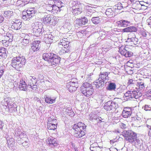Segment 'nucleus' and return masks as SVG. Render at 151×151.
Returning a JSON list of instances; mask_svg holds the SVG:
<instances>
[{"label": "nucleus", "mask_w": 151, "mask_h": 151, "mask_svg": "<svg viewBox=\"0 0 151 151\" xmlns=\"http://www.w3.org/2000/svg\"><path fill=\"white\" fill-rule=\"evenodd\" d=\"M86 126L83 123L79 122L77 124H75L72 128L73 131L74 132V135L77 138L82 137L85 134L84 131Z\"/></svg>", "instance_id": "obj_1"}, {"label": "nucleus", "mask_w": 151, "mask_h": 151, "mask_svg": "<svg viewBox=\"0 0 151 151\" xmlns=\"http://www.w3.org/2000/svg\"><path fill=\"white\" fill-rule=\"evenodd\" d=\"M26 61L25 57L23 56L14 57L12 60L11 65L18 70L20 68L22 67L25 64Z\"/></svg>", "instance_id": "obj_2"}, {"label": "nucleus", "mask_w": 151, "mask_h": 151, "mask_svg": "<svg viewBox=\"0 0 151 151\" xmlns=\"http://www.w3.org/2000/svg\"><path fill=\"white\" fill-rule=\"evenodd\" d=\"M81 92L87 97H89L92 95L94 89L91 84L88 82L83 83L80 88Z\"/></svg>", "instance_id": "obj_3"}, {"label": "nucleus", "mask_w": 151, "mask_h": 151, "mask_svg": "<svg viewBox=\"0 0 151 151\" xmlns=\"http://www.w3.org/2000/svg\"><path fill=\"white\" fill-rule=\"evenodd\" d=\"M37 12L36 9L35 7L29 8L26 11H23L22 12V18L25 21L29 20L34 17Z\"/></svg>", "instance_id": "obj_4"}, {"label": "nucleus", "mask_w": 151, "mask_h": 151, "mask_svg": "<svg viewBox=\"0 0 151 151\" xmlns=\"http://www.w3.org/2000/svg\"><path fill=\"white\" fill-rule=\"evenodd\" d=\"M49 54H50L48 59L49 64L54 67L58 65L60 63L61 58L52 52H49Z\"/></svg>", "instance_id": "obj_5"}, {"label": "nucleus", "mask_w": 151, "mask_h": 151, "mask_svg": "<svg viewBox=\"0 0 151 151\" xmlns=\"http://www.w3.org/2000/svg\"><path fill=\"white\" fill-rule=\"evenodd\" d=\"M124 136L126 141L132 144L136 138L137 134L132 130H128L124 132Z\"/></svg>", "instance_id": "obj_6"}, {"label": "nucleus", "mask_w": 151, "mask_h": 151, "mask_svg": "<svg viewBox=\"0 0 151 151\" xmlns=\"http://www.w3.org/2000/svg\"><path fill=\"white\" fill-rule=\"evenodd\" d=\"M142 95V93L139 91H128L124 95L125 97H129V98L138 99Z\"/></svg>", "instance_id": "obj_7"}, {"label": "nucleus", "mask_w": 151, "mask_h": 151, "mask_svg": "<svg viewBox=\"0 0 151 151\" xmlns=\"http://www.w3.org/2000/svg\"><path fill=\"white\" fill-rule=\"evenodd\" d=\"M118 107V104L115 101H108L105 103L104 106V108L107 111L116 109Z\"/></svg>", "instance_id": "obj_8"}, {"label": "nucleus", "mask_w": 151, "mask_h": 151, "mask_svg": "<svg viewBox=\"0 0 151 151\" xmlns=\"http://www.w3.org/2000/svg\"><path fill=\"white\" fill-rule=\"evenodd\" d=\"M31 26L34 34L36 36H40L42 31V25H39L37 22H35L32 24Z\"/></svg>", "instance_id": "obj_9"}, {"label": "nucleus", "mask_w": 151, "mask_h": 151, "mask_svg": "<svg viewBox=\"0 0 151 151\" xmlns=\"http://www.w3.org/2000/svg\"><path fill=\"white\" fill-rule=\"evenodd\" d=\"M127 49H128L127 47L122 46L119 48V51L122 55L126 57H131L133 55V53L128 51Z\"/></svg>", "instance_id": "obj_10"}, {"label": "nucleus", "mask_w": 151, "mask_h": 151, "mask_svg": "<svg viewBox=\"0 0 151 151\" xmlns=\"http://www.w3.org/2000/svg\"><path fill=\"white\" fill-rule=\"evenodd\" d=\"M133 110V109L132 108L129 107H125L122 111V115L124 118H128L131 116Z\"/></svg>", "instance_id": "obj_11"}, {"label": "nucleus", "mask_w": 151, "mask_h": 151, "mask_svg": "<svg viewBox=\"0 0 151 151\" xmlns=\"http://www.w3.org/2000/svg\"><path fill=\"white\" fill-rule=\"evenodd\" d=\"M41 42L37 40L33 42L32 44L31 48L30 49L32 52H34L39 50L41 47Z\"/></svg>", "instance_id": "obj_12"}, {"label": "nucleus", "mask_w": 151, "mask_h": 151, "mask_svg": "<svg viewBox=\"0 0 151 151\" xmlns=\"http://www.w3.org/2000/svg\"><path fill=\"white\" fill-rule=\"evenodd\" d=\"M88 22L87 19L85 17L81 18V19H77L74 22L76 25L77 26H82L86 24Z\"/></svg>", "instance_id": "obj_13"}, {"label": "nucleus", "mask_w": 151, "mask_h": 151, "mask_svg": "<svg viewBox=\"0 0 151 151\" xmlns=\"http://www.w3.org/2000/svg\"><path fill=\"white\" fill-rule=\"evenodd\" d=\"M46 143L49 145L51 147H56L58 145L56 142V139L52 137L48 138L47 140L46 141Z\"/></svg>", "instance_id": "obj_14"}, {"label": "nucleus", "mask_w": 151, "mask_h": 151, "mask_svg": "<svg viewBox=\"0 0 151 151\" xmlns=\"http://www.w3.org/2000/svg\"><path fill=\"white\" fill-rule=\"evenodd\" d=\"M53 37L50 34L45 35L43 41L47 44H50L53 42Z\"/></svg>", "instance_id": "obj_15"}, {"label": "nucleus", "mask_w": 151, "mask_h": 151, "mask_svg": "<svg viewBox=\"0 0 151 151\" xmlns=\"http://www.w3.org/2000/svg\"><path fill=\"white\" fill-rule=\"evenodd\" d=\"M110 73L109 72H101L99 75V78L102 79V80H104V82H106V81H107L109 79V77L108 76Z\"/></svg>", "instance_id": "obj_16"}, {"label": "nucleus", "mask_w": 151, "mask_h": 151, "mask_svg": "<svg viewBox=\"0 0 151 151\" xmlns=\"http://www.w3.org/2000/svg\"><path fill=\"white\" fill-rule=\"evenodd\" d=\"M78 86H76L75 84H72V83L68 82L67 83L66 87L69 91L72 92L75 91L77 89Z\"/></svg>", "instance_id": "obj_17"}, {"label": "nucleus", "mask_w": 151, "mask_h": 151, "mask_svg": "<svg viewBox=\"0 0 151 151\" xmlns=\"http://www.w3.org/2000/svg\"><path fill=\"white\" fill-rule=\"evenodd\" d=\"M45 101L47 103L52 104L55 103L56 99L55 97H51L45 95L44 96Z\"/></svg>", "instance_id": "obj_18"}, {"label": "nucleus", "mask_w": 151, "mask_h": 151, "mask_svg": "<svg viewBox=\"0 0 151 151\" xmlns=\"http://www.w3.org/2000/svg\"><path fill=\"white\" fill-rule=\"evenodd\" d=\"M20 133V131H18L17 132V131L15 132V134H17L19 135V137L17 139V140H19L20 141H24V139H25L27 140H28V139L27 138V135L26 134H25L24 133H21L20 134H19Z\"/></svg>", "instance_id": "obj_19"}, {"label": "nucleus", "mask_w": 151, "mask_h": 151, "mask_svg": "<svg viewBox=\"0 0 151 151\" xmlns=\"http://www.w3.org/2000/svg\"><path fill=\"white\" fill-rule=\"evenodd\" d=\"M137 28L134 26H131L122 29V31L124 32H135L137 31Z\"/></svg>", "instance_id": "obj_20"}, {"label": "nucleus", "mask_w": 151, "mask_h": 151, "mask_svg": "<svg viewBox=\"0 0 151 151\" xmlns=\"http://www.w3.org/2000/svg\"><path fill=\"white\" fill-rule=\"evenodd\" d=\"M117 23L120 27H126L130 25V22L124 20H122L118 21Z\"/></svg>", "instance_id": "obj_21"}, {"label": "nucleus", "mask_w": 151, "mask_h": 151, "mask_svg": "<svg viewBox=\"0 0 151 151\" xmlns=\"http://www.w3.org/2000/svg\"><path fill=\"white\" fill-rule=\"evenodd\" d=\"M60 45L63 46L64 48H68L69 42L68 41V39L67 38H64L60 40Z\"/></svg>", "instance_id": "obj_22"}, {"label": "nucleus", "mask_w": 151, "mask_h": 151, "mask_svg": "<svg viewBox=\"0 0 151 151\" xmlns=\"http://www.w3.org/2000/svg\"><path fill=\"white\" fill-rule=\"evenodd\" d=\"M78 6V4H76L75 5L73 6L72 8L73 10V14L75 15L80 14L82 11L81 9L76 8V6L77 7Z\"/></svg>", "instance_id": "obj_23"}, {"label": "nucleus", "mask_w": 151, "mask_h": 151, "mask_svg": "<svg viewBox=\"0 0 151 151\" xmlns=\"http://www.w3.org/2000/svg\"><path fill=\"white\" fill-rule=\"evenodd\" d=\"M52 19V17L51 15H48L46 16H45L43 18V22L46 24H49L50 22Z\"/></svg>", "instance_id": "obj_24"}, {"label": "nucleus", "mask_w": 151, "mask_h": 151, "mask_svg": "<svg viewBox=\"0 0 151 151\" xmlns=\"http://www.w3.org/2000/svg\"><path fill=\"white\" fill-rule=\"evenodd\" d=\"M7 144L8 147L11 149H13L14 145V139L12 138H6Z\"/></svg>", "instance_id": "obj_25"}, {"label": "nucleus", "mask_w": 151, "mask_h": 151, "mask_svg": "<svg viewBox=\"0 0 151 151\" xmlns=\"http://www.w3.org/2000/svg\"><path fill=\"white\" fill-rule=\"evenodd\" d=\"M104 80H102L100 78H99L95 82H93V84L95 85L96 87L97 88L103 85H104Z\"/></svg>", "instance_id": "obj_26"}, {"label": "nucleus", "mask_w": 151, "mask_h": 151, "mask_svg": "<svg viewBox=\"0 0 151 151\" xmlns=\"http://www.w3.org/2000/svg\"><path fill=\"white\" fill-rule=\"evenodd\" d=\"M88 16L92 17L91 19L92 22L94 24H97L101 22L100 18L99 17H94V15L91 14V15H86Z\"/></svg>", "instance_id": "obj_27"}, {"label": "nucleus", "mask_w": 151, "mask_h": 151, "mask_svg": "<svg viewBox=\"0 0 151 151\" xmlns=\"http://www.w3.org/2000/svg\"><path fill=\"white\" fill-rule=\"evenodd\" d=\"M30 80L28 81V86L32 87L33 84H36L37 83V79L35 77L30 76L29 78Z\"/></svg>", "instance_id": "obj_28"}, {"label": "nucleus", "mask_w": 151, "mask_h": 151, "mask_svg": "<svg viewBox=\"0 0 151 151\" xmlns=\"http://www.w3.org/2000/svg\"><path fill=\"white\" fill-rule=\"evenodd\" d=\"M116 86L115 83L111 82L108 85L107 89L109 91H115L116 89Z\"/></svg>", "instance_id": "obj_29"}, {"label": "nucleus", "mask_w": 151, "mask_h": 151, "mask_svg": "<svg viewBox=\"0 0 151 151\" xmlns=\"http://www.w3.org/2000/svg\"><path fill=\"white\" fill-rule=\"evenodd\" d=\"M65 113L66 114H67L71 116H73L74 115V114L73 111L72 109V108L70 107H68L65 111Z\"/></svg>", "instance_id": "obj_30"}, {"label": "nucleus", "mask_w": 151, "mask_h": 151, "mask_svg": "<svg viewBox=\"0 0 151 151\" xmlns=\"http://www.w3.org/2000/svg\"><path fill=\"white\" fill-rule=\"evenodd\" d=\"M47 128L50 130H55L57 128V126L55 124L52 123H48L47 124Z\"/></svg>", "instance_id": "obj_31"}, {"label": "nucleus", "mask_w": 151, "mask_h": 151, "mask_svg": "<svg viewBox=\"0 0 151 151\" xmlns=\"http://www.w3.org/2000/svg\"><path fill=\"white\" fill-rule=\"evenodd\" d=\"M13 12L12 11L8 10L4 12V16L5 17L9 18L13 16Z\"/></svg>", "instance_id": "obj_32"}, {"label": "nucleus", "mask_w": 151, "mask_h": 151, "mask_svg": "<svg viewBox=\"0 0 151 151\" xmlns=\"http://www.w3.org/2000/svg\"><path fill=\"white\" fill-rule=\"evenodd\" d=\"M22 27L21 23H19V24H12V28L13 29L16 30H18L20 29Z\"/></svg>", "instance_id": "obj_33"}, {"label": "nucleus", "mask_w": 151, "mask_h": 151, "mask_svg": "<svg viewBox=\"0 0 151 151\" xmlns=\"http://www.w3.org/2000/svg\"><path fill=\"white\" fill-rule=\"evenodd\" d=\"M128 40L129 42L131 41L133 42L135 45H137L138 41V39L136 38L135 36L134 37H132L130 38H128Z\"/></svg>", "instance_id": "obj_34"}, {"label": "nucleus", "mask_w": 151, "mask_h": 151, "mask_svg": "<svg viewBox=\"0 0 151 151\" xmlns=\"http://www.w3.org/2000/svg\"><path fill=\"white\" fill-rule=\"evenodd\" d=\"M24 140V142H23V141H20L19 140H17V142L19 144H22L23 146H25L28 145V140H27L25 139Z\"/></svg>", "instance_id": "obj_35"}, {"label": "nucleus", "mask_w": 151, "mask_h": 151, "mask_svg": "<svg viewBox=\"0 0 151 151\" xmlns=\"http://www.w3.org/2000/svg\"><path fill=\"white\" fill-rule=\"evenodd\" d=\"M27 86L26 84H24L22 85H19V88L21 90L26 91L27 90Z\"/></svg>", "instance_id": "obj_36"}, {"label": "nucleus", "mask_w": 151, "mask_h": 151, "mask_svg": "<svg viewBox=\"0 0 151 151\" xmlns=\"http://www.w3.org/2000/svg\"><path fill=\"white\" fill-rule=\"evenodd\" d=\"M29 40L28 39L27 40L23 39V40L21 42L23 46V47L27 46L29 43Z\"/></svg>", "instance_id": "obj_37"}, {"label": "nucleus", "mask_w": 151, "mask_h": 151, "mask_svg": "<svg viewBox=\"0 0 151 151\" xmlns=\"http://www.w3.org/2000/svg\"><path fill=\"white\" fill-rule=\"evenodd\" d=\"M8 100L9 99L7 98L5 99H4V100L5 101L7 102V105L8 108H9V109H10L13 106H14V105L12 103L10 104L9 102H8Z\"/></svg>", "instance_id": "obj_38"}, {"label": "nucleus", "mask_w": 151, "mask_h": 151, "mask_svg": "<svg viewBox=\"0 0 151 151\" xmlns=\"http://www.w3.org/2000/svg\"><path fill=\"white\" fill-rule=\"evenodd\" d=\"M50 55V54H49V52L47 53H44L43 54L42 57V58L45 61H47L48 62V56Z\"/></svg>", "instance_id": "obj_39"}, {"label": "nucleus", "mask_w": 151, "mask_h": 151, "mask_svg": "<svg viewBox=\"0 0 151 151\" xmlns=\"http://www.w3.org/2000/svg\"><path fill=\"white\" fill-rule=\"evenodd\" d=\"M64 48V49H61L59 51V53L60 54L62 55L63 53H65L66 52H69V49L65 48Z\"/></svg>", "instance_id": "obj_40"}, {"label": "nucleus", "mask_w": 151, "mask_h": 151, "mask_svg": "<svg viewBox=\"0 0 151 151\" xmlns=\"http://www.w3.org/2000/svg\"><path fill=\"white\" fill-rule=\"evenodd\" d=\"M142 108L146 111H151V106L150 105H145L142 107Z\"/></svg>", "instance_id": "obj_41"}, {"label": "nucleus", "mask_w": 151, "mask_h": 151, "mask_svg": "<svg viewBox=\"0 0 151 151\" xmlns=\"http://www.w3.org/2000/svg\"><path fill=\"white\" fill-rule=\"evenodd\" d=\"M134 142H133V143H132V144L134 145H139L141 144V142L140 140L137 139V137L134 140Z\"/></svg>", "instance_id": "obj_42"}, {"label": "nucleus", "mask_w": 151, "mask_h": 151, "mask_svg": "<svg viewBox=\"0 0 151 151\" xmlns=\"http://www.w3.org/2000/svg\"><path fill=\"white\" fill-rule=\"evenodd\" d=\"M70 83H72V84L76 85V86H78V81L76 78H73L71 79V81L69 82Z\"/></svg>", "instance_id": "obj_43"}, {"label": "nucleus", "mask_w": 151, "mask_h": 151, "mask_svg": "<svg viewBox=\"0 0 151 151\" xmlns=\"http://www.w3.org/2000/svg\"><path fill=\"white\" fill-rule=\"evenodd\" d=\"M145 88L144 83L143 82H141L139 83V89L142 90H143Z\"/></svg>", "instance_id": "obj_44"}, {"label": "nucleus", "mask_w": 151, "mask_h": 151, "mask_svg": "<svg viewBox=\"0 0 151 151\" xmlns=\"http://www.w3.org/2000/svg\"><path fill=\"white\" fill-rule=\"evenodd\" d=\"M112 10L111 8L107 9L106 12L105 13L106 15H110L112 12Z\"/></svg>", "instance_id": "obj_45"}, {"label": "nucleus", "mask_w": 151, "mask_h": 151, "mask_svg": "<svg viewBox=\"0 0 151 151\" xmlns=\"http://www.w3.org/2000/svg\"><path fill=\"white\" fill-rule=\"evenodd\" d=\"M52 5L51 4H49L47 6V9L49 11H51L53 10L52 7Z\"/></svg>", "instance_id": "obj_46"}, {"label": "nucleus", "mask_w": 151, "mask_h": 151, "mask_svg": "<svg viewBox=\"0 0 151 151\" xmlns=\"http://www.w3.org/2000/svg\"><path fill=\"white\" fill-rule=\"evenodd\" d=\"M96 119V120L97 121L98 123H100L102 122L101 120L102 119L100 117L99 118H97L96 117L95 118H93V117L92 118V119Z\"/></svg>", "instance_id": "obj_47"}, {"label": "nucleus", "mask_w": 151, "mask_h": 151, "mask_svg": "<svg viewBox=\"0 0 151 151\" xmlns=\"http://www.w3.org/2000/svg\"><path fill=\"white\" fill-rule=\"evenodd\" d=\"M146 95L147 96H151V88L146 92Z\"/></svg>", "instance_id": "obj_48"}, {"label": "nucleus", "mask_w": 151, "mask_h": 151, "mask_svg": "<svg viewBox=\"0 0 151 151\" xmlns=\"http://www.w3.org/2000/svg\"><path fill=\"white\" fill-rule=\"evenodd\" d=\"M2 68V67H0V78H1L3 75L4 72V69H3Z\"/></svg>", "instance_id": "obj_49"}, {"label": "nucleus", "mask_w": 151, "mask_h": 151, "mask_svg": "<svg viewBox=\"0 0 151 151\" xmlns=\"http://www.w3.org/2000/svg\"><path fill=\"white\" fill-rule=\"evenodd\" d=\"M52 5L53 10L58 11L60 9V7L56 6L54 4Z\"/></svg>", "instance_id": "obj_50"}, {"label": "nucleus", "mask_w": 151, "mask_h": 151, "mask_svg": "<svg viewBox=\"0 0 151 151\" xmlns=\"http://www.w3.org/2000/svg\"><path fill=\"white\" fill-rule=\"evenodd\" d=\"M7 37L9 38V42H11L12 40V39L13 38V36L12 35L10 34H8V35L7 36Z\"/></svg>", "instance_id": "obj_51"}, {"label": "nucleus", "mask_w": 151, "mask_h": 151, "mask_svg": "<svg viewBox=\"0 0 151 151\" xmlns=\"http://www.w3.org/2000/svg\"><path fill=\"white\" fill-rule=\"evenodd\" d=\"M118 5V6H117L116 9L120 10L123 8V7L121 6V3L119 4ZM115 9H116V8H115Z\"/></svg>", "instance_id": "obj_52"}, {"label": "nucleus", "mask_w": 151, "mask_h": 151, "mask_svg": "<svg viewBox=\"0 0 151 151\" xmlns=\"http://www.w3.org/2000/svg\"><path fill=\"white\" fill-rule=\"evenodd\" d=\"M32 89L34 90H36L37 88V86L36 84H33L32 85V87L30 86Z\"/></svg>", "instance_id": "obj_53"}, {"label": "nucleus", "mask_w": 151, "mask_h": 151, "mask_svg": "<svg viewBox=\"0 0 151 151\" xmlns=\"http://www.w3.org/2000/svg\"><path fill=\"white\" fill-rule=\"evenodd\" d=\"M133 82H135V81H134L133 80L131 79L129 80V81H128V83L129 85H130V84H134V83Z\"/></svg>", "instance_id": "obj_54"}, {"label": "nucleus", "mask_w": 151, "mask_h": 151, "mask_svg": "<svg viewBox=\"0 0 151 151\" xmlns=\"http://www.w3.org/2000/svg\"><path fill=\"white\" fill-rule=\"evenodd\" d=\"M13 23L12 24H19V23H21V20L20 19H17L15 20L14 21H13Z\"/></svg>", "instance_id": "obj_55"}, {"label": "nucleus", "mask_w": 151, "mask_h": 151, "mask_svg": "<svg viewBox=\"0 0 151 151\" xmlns=\"http://www.w3.org/2000/svg\"><path fill=\"white\" fill-rule=\"evenodd\" d=\"M123 91V90L121 88H119L116 89V91L118 93H122Z\"/></svg>", "instance_id": "obj_56"}, {"label": "nucleus", "mask_w": 151, "mask_h": 151, "mask_svg": "<svg viewBox=\"0 0 151 151\" xmlns=\"http://www.w3.org/2000/svg\"><path fill=\"white\" fill-rule=\"evenodd\" d=\"M90 146H92L94 148H96L98 146V145L97 143H94L91 144Z\"/></svg>", "instance_id": "obj_57"}, {"label": "nucleus", "mask_w": 151, "mask_h": 151, "mask_svg": "<svg viewBox=\"0 0 151 151\" xmlns=\"http://www.w3.org/2000/svg\"><path fill=\"white\" fill-rule=\"evenodd\" d=\"M4 125L3 122L0 120V129H2Z\"/></svg>", "instance_id": "obj_58"}, {"label": "nucleus", "mask_w": 151, "mask_h": 151, "mask_svg": "<svg viewBox=\"0 0 151 151\" xmlns=\"http://www.w3.org/2000/svg\"><path fill=\"white\" fill-rule=\"evenodd\" d=\"M3 106L4 107V108L6 110V111H9V108H8L7 105Z\"/></svg>", "instance_id": "obj_59"}, {"label": "nucleus", "mask_w": 151, "mask_h": 151, "mask_svg": "<svg viewBox=\"0 0 151 151\" xmlns=\"http://www.w3.org/2000/svg\"><path fill=\"white\" fill-rule=\"evenodd\" d=\"M26 83L23 80H21L20 81V83L19 85H22L24 84H25Z\"/></svg>", "instance_id": "obj_60"}, {"label": "nucleus", "mask_w": 151, "mask_h": 151, "mask_svg": "<svg viewBox=\"0 0 151 151\" xmlns=\"http://www.w3.org/2000/svg\"><path fill=\"white\" fill-rule=\"evenodd\" d=\"M94 150H95V151H102L100 147L99 146L95 148V149Z\"/></svg>", "instance_id": "obj_61"}, {"label": "nucleus", "mask_w": 151, "mask_h": 151, "mask_svg": "<svg viewBox=\"0 0 151 151\" xmlns=\"http://www.w3.org/2000/svg\"><path fill=\"white\" fill-rule=\"evenodd\" d=\"M30 39V37L28 35H25V36L24 37V38L23 39H25L27 40V39H28L29 40Z\"/></svg>", "instance_id": "obj_62"}, {"label": "nucleus", "mask_w": 151, "mask_h": 151, "mask_svg": "<svg viewBox=\"0 0 151 151\" xmlns=\"http://www.w3.org/2000/svg\"><path fill=\"white\" fill-rule=\"evenodd\" d=\"M4 20V17L1 15H0V23H1Z\"/></svg>", "instance_id": "obj_63"}, {"label": "nucleus", "mask_w": 151, "mask_h": 151, "mask_svg": "<svg viewBox=\"0 0 151 151\" xmlns=\"http://www.w3.org/2000/svg\"><path fill=\"white\" fill-rule=\"evenodd\" d=\"M147 22L148 23V25L151 28V21H150V20H147Z\"/></svg>", "instance_id": "obj_64"}]
</instances>
